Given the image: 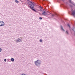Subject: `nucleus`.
Here are the masks:
<instances>
[{
	"mask_svg": "<svg viewBox=\"0 0 75 75\" xmlns=\"http://www.w3.org/2000/svg\"><path fill=\"white\" fill-rule=\"evenodd\" d=\"M35 63L36 65L37 66H39L41 64V62L39 60H37L35 62Z\"/></svg>",
	"mask_w": 75,
	"mask_h": 75,
	"instance_id": "f257e3e1",
	"label": "nucleus"
},
{
	"mask_svg": "<svg viewBox=\"0 0 75 75\" xmlns=\"http://www.w3.org/2000/svg\"><path fill=\"white\" fill-rule=\"evenodd\" d=\"M4 22L3 21H0V26H4Z\"/></svg>",
	"mask_w": 75,
	"mask_h": 75,
	"instance_id": "f03ea898",
	"label": "nucleus"
},
{
	"mask_svg": "<svg viewBox=\"0 0 75 75\" xmlns=\"http://www.w3.org/2000/svg\"><path fill=\"white\" fill-rule=\"evenodd\" d=\"M72 14H73V16L75 15V10L72 11Z\"/></svg>",
	"mask_w": 75,
	"mask_h": 75,
	"instance_id": "7ed1b4c3",
	"label": "nucleus"
},
{
	"mask_svg": "<svg viewBox=\"0 0 75 75\" xmlns=\"http://www.w3.org/2000/svg\"><path fill=\"white\" fill-rule=\"evenodd\" d=\"M31 4H32L31 6H32L33 7H34V6H35V5H34V4L33 3V2H32V3H31Z\"/></svg>",
	"mask_w": 75,
	"mask_h": 75,
	"instance_id": "20e7f679",
	"label": "nucleus"
},
{
	"mask_svg": "<svg viewBox=\"0 0 75 75\" xmlns=\"http://www.w3.org/2000/svg\"><path fill=\"white\" fill-rule=\"evenodd\" d=\"M31 4H32L31 6H32L33 7H34V6H35V5H34V4L33 3V2H32V3H31Z\"/></svg>",
	"mask_w": 75,
	"mask_h": 75,
	"instance_id": "39448f33",
	"label": "nucleus"
},
{
	"mask_svg": "<svg viewBox=\"0 0 75 75\" xmlns=\"http://www.w3.org/2000/svg\"><path fill=\"white\" fill-rule=\"evenodd\" d=\"M11 60L12 61V62H13V61H14V59L13 58H11Z\"/></svg>",
	"mask_w": 75,
	"mask_h": 75,
	"instance_id": "423d86ee",
	"label": "nucleus"
},
{
	"mask_svg": "<svg viewBox=\"0 0 75 75\" xmlns=\"http://www.w3.org/2000/svg\"><path fill=\"white\" fill-rule=\"evenodd\" d=\"M61 29L63 31H65V30L64 29V28H63V27L62 26H61Z\"/></svg>",
	"mask_w": 75,
	"mask_h": 75,
	"instance_id": "0eeeda50",
	"label": "nucleus"
},
{
	"mask_svg": "<svg viewBox=\"0 0 75 75\" xmlns=\"http://www.w3.org/2000/svg\"><path fill=\"white\" fill-rule=\"evenodd\" d=\"M66 34L68 35L69 34V33H68V30H67L66 32Z\"/></svg>",
	"mask_w": 75,
	"mask_h": 75,
	"instance_id": "6e6552de",
	"label": "nucleus"
},
{
	"mask_svg": "<svg viewBox=\"0 0 75 75\" xmlns=\"http://www.w3.org/2000/svg\"><path fill=\"white\" fill-rule=\"evenodd\" d=\"M16 41H17L18 42H20V41H21V39H19L18 40H16Z\"/></svg>",
	"mask_w": 75,
	"mask_h": 75,
	"instance_id": "1a4fd4ad",
	"label": "nucleus"
},
{
	"mask_svg": "<svg viewBox=\"0 0 75 75\" xmlns=\"http://www.w3.org/2000/svg\"><path fill=\"white\" fill-rule=\"evenodd\" d=\"M30 8H31L32 10H33V9L34 8H33V7H32L31 6H30Z\"/></svg>",
	"mask_w": 75,
	"mask_h": 75,
	"instance_id": "9d476101",
	"label": "nucleus"
},
{
	"mask_svg": "<svg viewBox=\"0 0 75 75\" xmlns=\"http://www.w3.org/2000/svg\"><path fill=\"white\" fill-rule=\"evenodd\" d=\"M32 10H33V11H35V12L37 13V11H36V10L34 9V8Z\"/></svg>",
	"mask_w": 75,
	"mask_h": 75,
	"instance_id": "9b49d317",
	"label": "nucleus"
},
{
	"mask_svg": "<svg viewBox=\"0 0 75 75\" xmlns=\"http://www.w3.org/2000/svg\"><path fill=\"white\" fill-rule=\"evenodd\" d=\"M42 14H43V15H47V13H42Z\"/></svg>",
	"mask_w": 75,
	"mask_h": 75,
	"instance_id": "f8f14e48",
	"label": "nucleus"
},
{
	"mask_svg": "<svg viewBox=\"0 0 75 75\" xmlns=\"http://www.w3.org/2000/svg\"><path fill=\"white\" fill-rule=\"evenodd\" d=\"M40 42H42V39H40Z\"/></svg>",
	"mask_w": 75,
	"mask_h": 75,
	"instance_id": "ddd939ff",
	"label": "nucleus"
},
{
	"mask_svg": "<svg viewBox=\"0 0 75 75\" xmlns=\"http://www.w3.org/2000/svg\"><path fill=\"white\" fill-rule=\"evenodd\" d=\"M15 2H16V3H18V1L17 0H15Z\"/></svg>",
	"mask_w": 75,
	"mask_h": 75,
	"instance_id": "4468645a",
	"label": "nucleus"
},
{
	"mask_svg": "<svg viewBox=\"0 0 75 75\" xmlns=\"http://www.w3.org/2000/svg\"><path fill=\"white\" fill-rule=\"evenodd\" d=\"M42 12V13H46V12H45V11H43Z\"/></svg>",
	"mask_w": 75,
	"mask_h": 75,
	"instance_id": "2eb2a0df",
	"label": "nucleus"
},
{
	"mask_svg": "<svg viewBox=\"0 0 75 75\" xmlns=\"http://www.w3.org/2000/svg\"><path fill=\"white\" fill-rule=\"evenodd\" d=\"M39 19H40V20H42V18L40 17L39 18Z\"/></svg>",
	"mask_w": 75,
	"mask_h": 75,
	"instance_id": "dca6fc26",
	"label": "nucleus"
},
{
	"mask_svg": "<svg viewBox=\"0 0 75 75\" xmlns=\"http://www.w3.org/2000/svg\"><path fill=\"white\" fill-rule=\"evenodd\" d=\"M4 61H5V62H6V61H7L6 59H4Z\"/></svg>",
	"mask_w": 75,
	"mask_h": 75,
	"instance_id": "f3484780",
	"label": "nucleus"
},
{
	"mask_svg": "<svg viewBox=\"0 0 75 75\" xmlns=\"http://www.w3.org/2000/svg\"><path fill=\"white\" fill-rule=\"evenodd\" d=\"M1 50H2L0 48V52H1Z\"/></svg>",
	"mask_w": 75,
	"mask_h": 75,
	"instance_id": "a211bd4d",
	"label": "nucleus"
},
{
	"mask_svg": "<svg viewBox=\"0 0 75 75\" xmlns=\"http://www.w3.org/2000/svg\"><path fill=\"white\" fill-rule=\"evenodd\" d=\"M68 26H69V27H70V26H69V24H68Z\"/></svg>",
	"mask_w": 75,
	"mask_h": 75,
	"instance_id": "6ab92c4d",
	"label": "nucleus"
},
{
	"mask_svg": "<svg viewBox=\"0 0 75 75\" xmlns=\"http://www.w3.org/2000/svg\"><path fill=\"white\" fill-rule=\"evenodd\" d=\"M21 75H26L25 74H21Z\"/></svg>",
	"mask_w": 75,
	"mask_h": 75,
	"instance_id": "aec40b11",
	"label": "nucleus"
},
{
	"mask_svg": "<svg viewBox=\"0 0 75 75\" xmlns=\"http://www.w3.org/2000/svg\"><path fill=\"white\" fill-rule=\"evenodd\" d=\"M30 3H31V4L32 3V2L31 1H30Z\"/></svg>",
	"mask_w": 75,
	"mask_h": 75,
	"instance_id": "412c9836",
	"label": "nucleus"
},
{
	"mask_svg": "<svg viewBox=\"0 0 75 75\" xmlns=\"http://www.w3.org/2000/svg\"><path fill=\"white\" fill-rule=\"evenodd\" d=\"M52 16L53 17V16H54V14H52Z\"/></svg>",
	"mask_w": 75,
	"mask_h": 75,
	"instance_id": "4be33fe9",
	"label": "nucleus"
},
{
	"mask_svg": "<svg viewBox=\"0 0 75 75\" xmlns=\"http://www.w3.org/2000/svg\"><path fill=\"white\" fill-rule=\"evenodd\" d=\"M40 8H42L41 6H40Z\"/></svg>",
	"mask_w": 75,
	"mask_h": 75,
	"instance_id": "5701e85b",
	"label": "nucleus"
}]
</instances>
